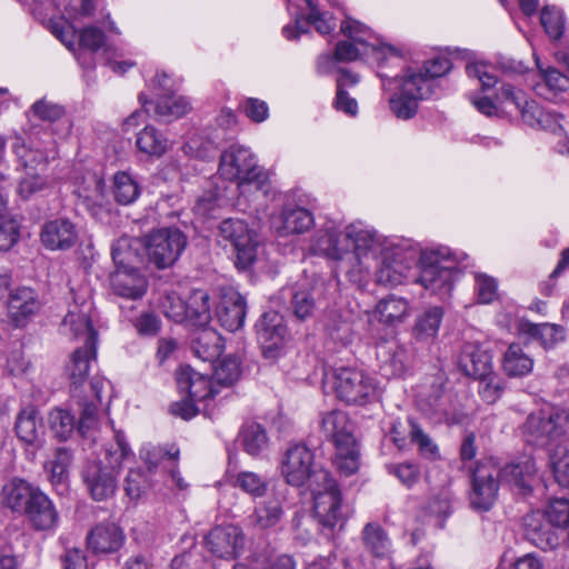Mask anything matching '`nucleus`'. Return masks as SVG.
<instances>
[{"label": "nucleus", "mask_w": 569, "mask_h": 569, "mask_svg": "<svg viewBox=\"0 0 569 569\" xmlns=\"http://www.w3.org/2000/svg\"><path fill=\"white\" fill-rule=\"evenodd\" d=\"M38 309L39 301L32 289L22 287L10 292L8 313L16 327H22Z\"/></svg>", "instance_id": "nucleus-29"}, {"label": "nucleus", "mask_w": 569, "mask_h": 569, "mask_svg": "<svg viewBox=\"0 0 569 569\" xmlns=\"http://www.w3.org/2000/svg\"><path fill=\"white\" fill-rule=\"evenodd\" d=\"M378 357L382 362L386 375L400 377L409 369V356L407 350L396 343L382 346L378 350Z\"/></svg>", "instance_id": "nucleus-43"}, {"label": "nucleus", "mask_w": 569, "mask_h": 569, "mask_svg": "<svg viewBox=\"0 0 569 569\" xmlns=\"http://www.w3.org/2000/svg\"><path fill=\"white\" fill-rule=\"evenodd\" d=\"M542 513L555 528H566L569 526V500L552 499Z\"/></svg>", "instance_id": "nucleus-62"}, {"label": "nucleus", "mask_w": 569, "mask_h": 569, "mask_svg": "<svg viewBox=\"0 0 569 569\" xmlns=\"http://www.w3.org/2000/svg\"><path fill=\"white\" fill-rule=\"evenodd\" d=\"M12 149L26 170L43 171L46 169L48 162V151L46 148L33 144L28 146L23 138L16 136Z\"/></svg>", "instance_id": "nucleus-40"}, {"label": "nucleus", "mask_w": 569, "mask_h": 569, "mask_svg": "<svg viewBox=\"0 0 569 569\" xmlns=\"http://www.w3.org/2000/svg\"><path fill=\"white\" fill-rule=\"evenodd\" d=\"M246 313V300L237 290L233 288L220 290L216 316L223 328L231 332L239 330L244 323Z\"/></svg>", "instance_id": "nucleus-18"}, {"label": "nucleus", "mask_w": 569, "mask_h": 569, "mask_svg": "<svg viewBox=\"0 0 569 569\" xmlns=\"http://www.w3.org/2000/svg\"><path fill=\"white\" fill-rule=\"evenodd\" d=\"M421 269L417 282L445 299L450 296L458 270L448 251L431 250L420 258Z\"/></svg>", "instance_id": "nucleus-7"}, {"label": "nucleus", "mask_w": 569, "mask_h": 569, "mask_svg": "<svg viewBox=\"0 0 569 569\" xmlns=\"http://www.w3.org/2000/svg\"><path fill=\"white\" fill-rule=\"evenodd\" d=\"M89 305L82 303L81 307H74L64 316L61 328L64 333H69L73 338L83 339V345H97L98 333L92 327V322L88 315Z\"/></svg>", "instance_id": "nucleus-24"}, {"label": "nucleus", "mask_w": 569, "mask_h": 569, "mask_svg": "<svg viewBox=\"0 0 569 569\" xmlns=\"http://www.w3.org/2000/svg\"><path fill=\"white\" fill-rule=\"evenodd\" d=\"M136 147L151 158L162 157L169 149V140L158 128L148 124L137 133Z\"/></svg>", "instance_id": "nucleus-37"}, {"label": "nucleus", "mask_w": 569, "mask_h": 569, "mask_svg": "<svg viewBox=\"0 0 569 569\" xmlns=\"http://www.w3.org/2000/svg\"><path fill=\"white\" fill-rule=\"evenodd\" d=\"M147 260L158 269L173 266L187 247V236L176 227H163L134 240Z\"/></svg>", "instance_id": "nucleus-2"}, {"label": "nucleus", "mask_w": 569, "mask_h": 569, "mask_svg": "<svg viewBox=\"0 0 569 569\" xmlns=\"http://www.w3.org/2000/svg\"><path fill=\"white\" fill-rule=\"evenodd\" d=\"M190 109V102L184 97L177 96L173 92L160 94L153 106L154 116L164 121L183 117Z\"/></svg>", "instance_id": "nucleus-45"}, {"label": "nucleus", "mask_w": 569, "mask_h": 569, "mask_svg": "<svg viewBox=\"0 0 569 569\" xmlns=\"http://www.w3.org/2000/svg\"><path fill=\"white\" fill-rule=\"evenodd\" d=\"M376 312L379 315L380 321L395 325L403 321L408 316L409 302L403 298L391 295L378 302Z\"/></svg>", "instance_id": "nucleus-47"}, {"label": "nucleus", "mask_w": 569, "mask_h": 569, "mask_svg": "<svg viewBox=\"0 0 569 569\" xmlns=\"http://www.w3.org/2000/svg\"><path fill=\"white\" fill-rule=\"evenodd\" d=\"M278 220L274 228L281 237L305 233L315 226L312 212L302 207L283 208Z\"/></svg>", "instance_id": "nucleus-28"}, {"label": "nucleus", "mask_w": 569, "mask_h": 569, "mask_svg": "<svg viewBox=\"0 0 569 569\" xmlns=\"http://www.w3.org/2000/svg\"><path fill=\"white\" fill-rule=\"evenodd\" d=\"M317 309L315 292L306 286H299L295 289L291 299V310L299 320H306L313 316Z\"/></svg>", "instance_id": "nucleus-54"}, {"label": "nucleus", "mask_w": 569, "mask_h": 569, "mask_svg": "<svg viewBox=\"0 0 569 569\" xmlns=\"http://www.w3.org/2000/svg\"><path fill=\"white\" fill-rule=\"evenodd\" d=\"M367 549L378 559L389 560L390 540L385 530L375 523H367L362 531Z\"/></svg>", "instance_id": "nucleus-48"}, {"label": "nucleus", "mask_w": 569, "mask_h": 569, "mask_svg": "<svg viewBox=\"0 0 569 569\" xmlns=\"http://www.w3.org/2000/svg\"><path fill=\"white\" fill-rule=\"evenodd\" d=\"M498 477L517 495L528 496L537 481L535 460L527 457L517 463H508L498 472Z\"/></svg>", "instance_id": "nucleus-20"}, {"label": "nucleus", "mask_w": 569, "mask_h": 569, "mask_svg": "<svg viewBox=\"0 0 569 569\" xmlns=\"http://www.w3.org/2000/svg\"><path fill=\"white\" fill-rule=\"evenodd\" d=\"M341 31L350 41H339L336 44L335 58L337 61L350 62L369 54L368 40L372 39V33L368 27L347 18L341 23Z\"/></svg>", "instance_id": "nucleus-15"}, {"label": "nucleus", "mask_w": 569, "mask_h": 569, "mask_svg": "<svg viewBox=\"0 0 569 569\" xmlns=\"http://www.w3.org/2000/svg\"><path fill=\"white\" fill-rule=\"evenodd\" d=\"M22 515L28 517L37 530L52 529L58 522V512L51 500L41 490L36 493L32 502Z\"/></svg>", "instance_id": "nucleus-32"}, {"label": "nucleus", "mask_w": 569, "mask_h": 569, "mask_svg": "<svg viewBox=\"0 0 569 569\" xmlns=\"http://www.w3.org/2000/svg\"><path fill=\"white\" fill-rule=\"evenodd\" d=\"M39 490L23 479L13 478L3 485L1 501L13 512L23 513Z\"/></svg>", "instance_id": "nucleus-27"}, {"label": "nucleus", "mask_w": 569, "mask_h": 569, "mask_svg": "<svg viewBox=\"0 0 569 569\" xmlns=\"http://www.w3.org/2000/svg\"><path fill=\"white\" fill-rule=\"evenodd\" d=\"M283 513L282 500L278 497H270L256 506L248 517V523L259 529L272 528L280 522Z\"/></svg>", "instance_id": "nucleus-36"}, {"label": "nucleus", "mask_w": 569, "mask_h": 569, "mask_svg": "<svg viewBox=\"0 0 569 569\" xmlns=\"http://www.w3.org/2000/svg\"><path fill=\"white\" fill-rule=\"evenodd\" d=\"M113 439L114 443L104 450V460L89 461L81 470L83 486L94 501H106L116 495L122 463L133 457L122 431L114 430Z\"/></svg>", "instance_id": "nucleus-1"}, {"label": "nucleus", "mask_w": 569, "mask_h": 569, "mask_svg": "<svg viewBox=\"0 0 569 569\" xmlns=\"http://www.w3.org/2000/svg\"><path fill=\"white\" fill-rule=\"evenodd\" d=\"M97 345L89 346L83 345L77 348L72 356L69 365L67 366V372L71 380V386L77 389L88 378L91 362L96 360Z\"/></svg>", "instance_id": "nucleus-35"}, {"label": "nucleus", "mask_w": 569, "mask_h": 569, "mask_svg": "<svg viewBox=\"0 0 569 569\" xmlns=\"http://www.w3.org/2000/svg\"><path fill=\"white\" fill-rule=\"evenodd\" d=\"M219 242L224 246L230 243L237 254L238 268L246 269L256 260L258 244L256 234L240 219H226L220 223Z\"/></svg>", "instance_id": "nucleus-10"}, {"label": "nucleus", "mask_w": 569, "mask_h": 569, "mask_svg": "<svg viewBox=\"0 0 569 569\" xmlns=\"http://www.w3.org/2000/svg\"><path fill=\"white\" fill-rule=\"evenodd\" d=\"M521 433L526 442L538 447H547L569 437V409L530 413L521 427Z\"/></svg>", "instance_id": "nucleus-6"}, {"label": "nucleus", "mask_w": 569, "mask_h": 569, "mask_svg": "<svg viewBox=\"0 0 569 569\" xmlns=\"http://www.w3.org/2000/svg\"><path fill=\"white\" fill-rule=\"evenodd\" d=\"M49 426L60 440L68 439L76 427L74 417L67 410L53 409L49 413Z\"/></svg>", "instance_id": "nucleus-56"}, {"label": "nucleus", "mask_w": 569, "mask_h": 569, "mask_svg": "<svg viewBox=\"0 0 569 569\" xmlns=\"http://www.w3.org/2000/svg\"><path fill=\"white\" fill-rule=\"evenodd\" d=\"M409 267L403 262L401 253L387 250L381 254V262L376 271L379 284L398 286L408 277Z\"/></svg>", "instance_id": "nucleus-31"}, {"label": "nucleus", "mask_w": 569, "mask_h": 569, "mask_svg": "<svg viewBox=\"0 0 569 569\" xmlns=\"http://www.w3.org/2000/svg\"><path fill=\"white\" fill-rule=\"evenodd\" d=\"M208 551L220 559L233 560L244 547V533L236 525L217 526L206 536Z\"/></svg>", "instance_id": "nucleus-16"}, {"label": "nucleus", "mask_w": 569, "mask_h": 569, "mask_svg": "<svg viewBox=\"0 0 569 569\" xmlns=\"http://www.w3.org/2000/svg\"><path fill=\"white\" fill-rule=\"evenodd\" d=\"M322 489H313V510L319 523L333 528L341 520V492L328 471H321Z\"/></svg>", "instance_id": "nucleus-12"}, {"label": "nucleus", "mask_w": 569, "mask_h": 569, "mask_svg": "<svg viewBox=\"0 0 569 569\" xmlns=\"http://www.w3.org/2000/svg\"><path fill=\"white\" fill-rule=\"evenodd\" d=\"M188 322L206 327L212 319L211 296L207 290L194 289L187 299Z\"/></svg>", "instance_id": "nucleus-39"}, {"label": "nucleus", "mask_w": 569, "mask_h": 569, "mask_svg": "<svg viewBox=\"0 0 569 569\" xmlns=\"http://www.w3.org/2000/svg\"><path fill=\"white\" fill-rule=\"evenodd\" d=\"M230 483L251 497H263L268 490V480L252 471H240L230 476Z\"/></svg>", "instance_id": "nucleus-52"}, {"label": "nucleus", "mask_w": 569, "mask_h": 569, "mask_svg": "<svg viewBox=\"0 0 569 569\" xmlns=\"http://www.w3.org/2000/svg\"><path fill=\"white\" fill-rule=\"evenodd\" d=\"M140 186L124 171L117 172L113 177V197L120 204L133 203L140 196Z\"/></svg>", "instance_id": "nucleus-51"}, {"label": "nucleus", "mask_w": 569, "mask_h": 569, "mask_svg": "<svg viewBox=\"0 0 569 569\" xmlns=\"http://www.w3.org/2000/svg\"><path fill=\"white\" fill-rule=\"evenodd\" d=\"M545 31L552 40L561 38L565 29L562 12L555 7H545L540 16Z\"/></svg>", "instance_id": "nucleus-61"}, {"label": "nucleus", "mask_w": 569, "mask_h": 569, "mask_svg": "<svg viewBox=\"0 0 569 569\" xmlns=\"http://www.w3.org/2000/svg\"><path fill=\"white\" fill-rule=\"evenodd\" d=\"M387 470L388 473L396 477L408 489H411L420 480L421 476L419 465L411 461L390 463L387 466Z\"/></svg>", "instance_id": "nucleus-58"}, {"label": "nucleus", "mask_w": 569, "mask_h": 569, "mask_svg": "<svg viewBox=\"0 0 569 569\" xmlns=\"http://www.w3.org/2000/svg\"><path fill=\"white\" fill-rule=\"evenodd\" d=\"M550 465L559 486L569 488V450L563 446H557L550 455Z\"/></svg>", "instance_id": "nucleus-57"}, {"label": "nucleus", "mask_w": 569, "mask_h": 569, "mask_svg": "<svg viewBox=\"0 0 569 569\" xmlns=\"http://www.w3.org/2000/svg\"><path fill=\"white\" fill-rule=\"evenodd\" d=\"M346 236L353 243V254L358 260L360 270L368 273L370 261L388 249L383 248L380 237L373 230L365 228L361 223H351L346 228Z\"/></svg>", "instance_id": "nucleus-17"}, {"label": "nucleus", "mask_w": 569, "mask_h": 569, "mask_svg": "<svg viewBox=\"0 0 569 569\" xmlns=\"http://www.w3.org/2000/svg\"><path fill=\"white\" fill-rule=\"evenodd\" d=\"M88 546L96 553H110L120 549L124 536L122 530L114 523H99L87 537Z\"/></svg>", "instance_id": "nucleus-30"}, {"label": "nucleus", "mask_w": 569, "mask_h": 569, "mask_svg": "<svg viewBox=\"0 0 569 569\" xmlns=\"http://www.w3.org/2000/svg\"><path fill=\"white\" fill-rule=\"evenodd\" d=\"M479 380V395L487 403H495L505 391L503 380L492 371L483 379Z\"/></svg>", "instance_id": "nucleus-64"}, {"label": "nucleus", "mask_w": 569, "mask_h": 569, "mask_svg": "<svg viewBox=\"0 0 569 569\" xmlns=\"http://www.w3.org/2000/svg\"><path fill=\"white\" fill-rule=\"evenodd\" d=\"M41 242L51 250H64L71 248L78 238L76 226L66 218H58L43 224Z\"/></svg>", "instance_id": "nucleus-23"}, {"label": "nucleus", "mask_w": 569, "mask_h": 569, "mask_svg": "<svg viewBox=\"0 0 569 569\" xmlns=\"http://www.w3.org/2000/svg\"><path fill=\"white\" fill-rule=\"evenodd\" d=\"M241 375L240 360L236 356L223 358L216 367L213 379L220 386H232Z\"/></svg>", "instance_id": "nucleus-55"}, {"label": "nucleus", "mask_w": 569, "mask_h": 569, "mask_svg": "<svg viewBox=\"0 0 569 569\" xmlns=\"http://www.w3.org/2000/svg\"><path fill=\"white\" fill-rule=\"evenodd\" d=\"M256 328L263 353L266 357H273L281 348L287 333L282 317L274 311L266 312L256 325Z\"/></svg>", "instance_id": "nucleus-21"}, {"label": "nucleus", "mask_w": 569, "mask_h": 569, "mask_svg": "<svg viewBox=\"0 0 569 569\" xmlns=\"http://www.w3.org/2000/svg\"><path fill=\"white\" fill-rule=\"evenodd\" d=\"M325 386L330 387L340 400L350 405L372 401L378 389L372 376L351 367H339L326 372Z\"/></svg>", "instance_id": "nucleus-3"}, {"label": "nucleus", "mask_w": 569, "mask_h": 569, "mask_svg": "<svg viewBox=\"0 0 569 569\" xmlns=\"http://www.w3.org/2000/svg\"><path fill=\"white\" fill-rule=\"evenodd\" d=\"M498 103L512 104L521 114L522 120L533 127L553 129L558 126L557 119L550 112L543 110L536 101L528 100L525 92L515 89L511 84H502L496 96Z\"/></svg>", "instance_id": "nucleus-11"}, {"label": "nucleus", "mask_w": 569, "mask_h": 569, "mask_svg": "<svg viewBox=\"0 0 569 569\" xmlns=\"http://www.w3.org/2000/svg\"><path fill=\"white\" fill-rule=\"evenodd\" d=\"M520 331L540 341L545 349L553 348L566 338L565 328L555 323H533L525 321L520 325Z\"/></svg>", "instance_id": "nucleus-41"}, {"label": "nucleus", "mask_w": 569, "mask_h": 569, "mask_svg": "<svg viewBox=\"0 0 569 569\" xmlns=\"http://www.w3.org/2000/svg\"><path fill=\"white\" fill-rule=\"evenodd\" d=\"M333 457V465L343 476H351L359 469V448L356 440L348 445H338Z\"/></svg>", "instance_id": "nucleus-50"}, {"label": "nucleus", "mask_w": 569, "mask_h": 569, "mask_svg": "<svg viewBox=\"0 0 569 569\" xmlns=\"http://www.w3.org/2000/svg\"><path fill=\"white\" fill-rule=\"evenodd\" d=\"M14 431L26 445L37 446L41 442L44 425L37 407L29 405L18 412Z\"/></svg>", "instance_id": "nucleus-25"}, {"label": "nucleus", "mask_w": 569, "mask_h": 569, "mask_svg": "<svg viewBox=\"0 0 569 569\" xmlns=\"http://www.w3.org/2000/svg\"><path fill=\"white\" fill-rule=\"evenodd\" d=\"M241 440L244 450L251 456L259 455L268 447L267 432L256 422H249L242 427Z\"/></svg>", "instance_id": "nucleus-53"}, {"label": "nucleus", "mask_w": 569, "mask_h": 569, "mask_svg": "<svg viewBox=\"0 0 569 569\" xmlns=\"http://www.w3.org/2000/svg\"><path fill=\"white\" fill-rule=\"evenodd\" d=\"M526 538L540 549H553L559 545L556 528L541 511H532L523 517Z\"/></svg>", "instance_id": "nucleus-22"}, {"label": "nucleus", "mask_w": 569, "mask_h": 569, "mask_svg": "<svg viewBox=\"0 0 569 569\" xmlns=\"http://www.w3.org/2000/svg\"><path fill=\"white\" fill-rule=\"evenodd\" d=\"M533 359L518 343H511L502 359V369L509 377H523L532 371Z\"/></svg>", "instance_id": "nucleus-44"}, {"label": "nucleus", "mask_w": 569, "mask_h": 569, "mask_svg": "<svg viewBox=\"0 0 569 569\" xmlns=\"http://www.w3.org/2000/svg\"><path fill=\"white\" fill-rule=\"evenodd\" d=\"M106 40L104 32L94 26L83 28L79 34L80 48L96 53L100 49H103V54L108 53L109 48L106 46Z\"/></svg>", "instance_id": "nucleus-63"}, {"label": "nucleus", "mask_w": 569, "mask_h": 569, "mask_svg": "<svg viewBox=\"0 0 569 569\" xmlns=\"http://www.w3.org/2000/svg\"><path fill=\"white\" fill-rule=\"evenodd\" d=\"M218 172L238 186L254 184L257 188H262L268 178L253 152L241 144H232L221 153Z\"/></svg>", "instance_id": "nucleus-5"}, {"label": "nucleus", "mask_w": 569, "mask_h": 569, "mask_svg": "<svg viewBox=\"0 0 569 569\" xmlns=\"http://www.w3.org/2000/svg\"><path fill=\"white\" fill-rule=\"evenodd\" d=\"M409 423L411 441L418 446L420 455L430 460L438 459L440 457L438 446L427 433H425L419 425L415 423L412 420H409Z\"/></svg>", "instance_id": "nucleus-59"}, {"label": "nucleus", "mask_w": 569, "mask_h": 569, "mask_svg": "<svg viewBox=\"0 0 569 569\" xmlns=\"http://www.w3.org/2000/svg\"><path fill=\"white\" fill-rule=\"evenodd\" d=\"M443 318V310L440 307H430L418 316L415 327L413 336L417 340L428 341L433 339L440 328Z\"/></svg>", "instance_id": "nucleus-46"}, {"label": "nucleus", "mask_w": 569, "mask_h": 569, "mask_svg": "<svg viewBox=\"0 0 569 569\" xmlns=\"http://www.w3.org/2000/svg\"><path fill=\"white\" fill-rule=\"evenodd\" d=\"M540 80L533 84L535 92L546 99L553 100L559 92L569 88V79L555 68L542 69L539 67Z\"/></svg>", "instance_id": "nucleus-38"}, {"label": "nucleus", "mask_w": 569, "mask_h": 569, "mask_svg": "<svg viewBox=\"0 0 569 569\" xmlns=\"http://www.w3.org/2000/svg\"><path fill=\"white\" fill-rule=\"evenodd\" d=\"M499 490L498 471L489 463H479L472 471L470 505L479 511H488L495 505Z\"/></svg>", "instance_id": "nucleus-13"}, {"label": "nucleus", "mask_w": 569, "mask_h": 569, "mask_svg": "<svg viewBox=\"0 0 569 569\" xmlns=\"http://www.w3.org/2000/svg\"><path fill=\"white\" fill-rule=\"evenodd\" d=\"M176 381L179 392L193 401L204 402L219 392L210 378L193 370L190 366H181L177 370Z\"/></svg>", "instance_id": "nucleus-19"}, {"label": "nucleus", "mask_w": 569, "mask_h": 569, "mask_svg": "<svg viewBox=\"0 0 569 569\" xmlns=\"http://www.w3.org/2000/svg\"><path fill=\"white\" fill-rule=\"evenodd\" d=\"M280 470L286 482L293 487H301L312 478L319 481L320 472L325 471L318 469L313 451L305 443L288 447L282 457Z\"/></svg>", "instance_id": "nucleus-9"}, {"label": "nucleus", "mask_w": 569, "mask_h": 569, "mask_svg": "<svg viewBox=\"0 0 569 569\" xmlns=\"http://www.w3.org/2000/svg\"><path fill=\"white\" fill-rule=\"evenodd\" d=\"M71 461V451L64 447H60L54 450L52 458L44 465L46 470L49 472V479L52 486L60 488L61 492L67 490Z\"/></svg>", "instance_id": "nucleus-42"}, {"label": "nucleus", "mask_w": 569, "mask_h": 569, "mask_svg": "<svg viewBox=\"0 0 569 569\" xmlns=\"http://www.w3.org/2000/svg\"><path fill=\"white\" fill-rule=\"evenodd\" d=\"M431 96V81L422 74H415L408 70L405 74L399 91L389 99L392 113L401 120H408L416 116L420 100Z\"/></svg>", "instance_id": "nucleus-8"}, {"label": "nucleus", "mask_w": 569, "mask_h": 569, "mask_svg": "<svg viewBox=\"0 0 569 569\" xmlns=\"http://www.w3.org/2000/svg\"><path fill=\"white\" fill-rule=\"evenodd\" d=\"M310 251L333 260L342 259L345 250L339 247L338 233L335 230H323L312 239Z\"/></svg>", "instance_id": "nucleus-49"}, {"label": "nucleus", "mask_w": 569, "mask_h": 569, "mask_svg": "<svg viewBox=\"0 0 569 569\" xmlns=\"http://www.w3.org/2000/svg\"><path fill=\"white\" fill-rule=\"evenodd\" d=\"M445 378L437 377L420 400L422 411L437 423L460 425L468 418L463 399L459 393L445 388Z\"/></svg>", "instance_id": "nucleus-4"}, {"label": "nucleus", "mask_w": 569, "mask_h": 569, "mask_svg": "<svg viewBox=\"0 0 569 569\" xmlns=\"http://www.w3.org/2000/svg\"><path fill=\"white\" fill-rule=\"evenodd\" d=\"M112 258L118 264L117 270L110 276L113 293L126 299H141L148 289L147 278L137 268L124 264V259L118 250H112Z\"/></svg>", "instance_id": "nucleus-14"}, {"label": "nucleus", "mask_w": 569, "mask_h": 569, "mask_svg": "<svg viewBox=\"0 0 569 569\" xmlns=\"http://www.w3.org/2000/svg\"><path fill=\"white\" fill-rule=\"evenodd\" d=\"M49 186L47 177L41 174L40 170H27L26 176L21 178L18 186V193L23 199H29L36 193L47 189Z\"/></svg>", "instance_id": "nucleus-60"}, {"label": "nucleus", "mask_w": 569, "mask_h": 569, "mask_svg": "<svg viewBox=\"0 0 569 569\" xmlns=\"http://www.w3.org/2000/svg\"><path fill=\"white\" fill-rule=\"evenodd\" d=\"M191 350L202 361L212 362L223 351L222 337L212 328H203L194 335L191 341Z\"/></svg>", "instance_id": "nucleus-34"}, {"label": "nucleus", "mask_w": 569, "mask_h": 569, "mask_svg": "<svg viewBox=\"0 0 569 569\" xmlns=\"http://www.w3.org/2000/svg\"><path fill=\"white\" fill-rule=\"evenodd\" d=\"M459 367L466 376L483 379L492 371V357L481 347L468 343L461 351Z\"/></svg>", "instance_id": "nucleus-26"}, {"label": "nucleus", "mask_w": 569, "mask_h": 569, "mask_svg": "<svg viewBox=\"0 0 569 569\" xmlns=\"http://www.w3.org/2000/svg\"><path fill=\"white\" fill-rule=\"evenodd\" d=\"M321 429L335 446L348 445L356 440L348 416L339 410H332L323 415Z\"/></svg>", "instance_id": "nucleus-33"}]
</instances>
